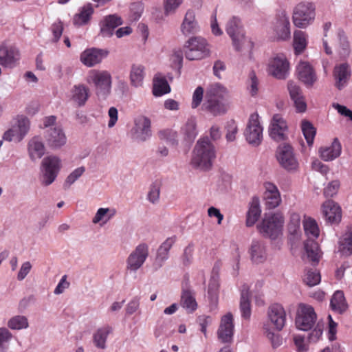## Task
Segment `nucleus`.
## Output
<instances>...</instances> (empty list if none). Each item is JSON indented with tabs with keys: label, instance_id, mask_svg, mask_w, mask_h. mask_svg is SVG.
<instances>
[{
	"label": "nucleus",
	"instance_id": "nucleus-1",
	"mask_svg": "<svg viewBox=\"0 0 352 352\" xmlns=\"http://www.w3.org/2000/svg\"><path fill=\"white\" fill-rule=\"evenodd\" d=\"M216 157V150L208 138H200L196 143L191 160L192 164L197 168L207 170L212 166Z\"/></svg>",
	"mask_w": 352,
	"mask_h": 352
},
{
	"label": "nucleus",
	"instance_id": "nucleus-2",
	"mask_svg": "<svg viewBox=\"0 0 352 352\" xmlns=\"http://www.w3.org/2000/svg\"><path fill=\"white\" fill-rule=\"evenodd\" d=\"M227 93V89L219 84L212 86L206 92L204 109L213 116L225 113L228 110V105L224 102Z\"/></svg>",
	"mask_w": 352,
	"mask_h": 352
},
{
	"label": "nucleus",
	"instance_id": "nucleus-3",
	"mask_svg": "<svg viewBox=\"0 0 352 352\" xmlns=\"http://www.w3.org/2000/svg\"><path fill=\"white\" fill-rule=\"evenodd\" d=\"M86 81L95 87L96 94L100 99H105L111 93L112 77L107 70L91 69Z\"/></svg>",
	"mask_w": 352,
	"mask_h": 352
},
{
	"label": "nucleus",
	"instance_id": "nucleus-4",
	"mask_svg": "<svg viewBox=\"0 0 352 352\" xmlns=\"http://www.w3.org/2000/svg\"><path fill=\"white\" fill-rule=\"evenodd\" d=\"M284 223L282 213L270 212L265 214L257 229L263 236L276 239L282 234Z\"/></svg>",
	"mask_w": 352,
	"mask_h": 352
},
{
	"label": "nucleus",
	"instance_id": "nucleus-5",
	"mask_svg": "<svg viewBox=\"0 0 352 352\" xmlns=\"http://www.w3.org/2000/svg\"><path fill=\"white\" fill-rule=\"evenodd\" d=\"M185 56L190 60H200L210 55L206 40L200 36L190 38L184 47Z\"/></svg>",
	"mask_w": 352,
	"mask_h": 352
},
{
	"label": "nucleus",
	"instance_id": "nucleus-6",
	"mask_svg": "<svg viewBox=\"0 0 352 352\" xmlns=\"http://www.w3.org/2000/svg\"><path fill=\"white\" fill-rule=\"evenodd\" d=\"M315 15V6L312 3H299L293 10L294 25L298 28H306L314 22Z\"/></svg>",
	"mask_w": 352,
	"mask_h": 352
},
{
	"label": "nucleus",
	"instance_id": "nucleus-7",
	"mask_svg": "<svg viewBox=\"0 0 352 352\" xmlns=\"http://www.w3.org/2000/svg\"><path fill=\"white\" fill-rule=\"evenodd\" d=\"M226 30L232 38V45L235 50H241L239 45L240 41H242L244 49L249 50L251 48L252 41L245 36L239 18L236 16L230 18L226 24Z\"/></svg>",
	"mask_w": 352,
	"mask_h": 352
},
{
	"label": "nucleus",
	"instance_id": "nucleus-8",
	"mask_svg": "<svg viewBox=\"0 0 352 352\" xmlns=\"http://www.w3.org/2000/svg\"><path fill=\"white\" fill-rule=\"evenodd\" d=\"M61 168V160L55 155H50L43 159L41 164L42 184L49 186L56 179Z\"/></svg>",
	"mask_w": 352,
	"mask_h": 352
},
{
	"label": "nucleus",
	"instance_id": "nucleus-9",
	"mask_svg": "<svg viewBox=\"0 0 352 352\" xmlns=\"http://www.w3.org/2000/svg\"><path fill=\"white\" fill-rule=\"evenodd\" d=\"M263 128L261 124L258 114L252 113L244 131L246 141L253 146H258L263 140Z\"/></svg>",
	"mask_w": 352,
	"mask_h": 352
},
{
	"label": "nucleus",
	"instance_id": "nucleus-10",
	"mask_svg": "<svg viewBox=\"0 0 352 352\" xmlns=\"http://www.w3.org/2000/svg\"><path fill=\"white\" fill-rule=\"evenodd\" d=\"M317 319L314 308L308 305L300 304L296 318V327L302 331H309L315 324Z\"/></svg>",
	"mask_w": 352,
	"mask_h": 352
},
{
	"label": "nucleus",
	"instance_id": "nucleus-11",
	"mask_svg": "<svg viewBox=\"0 0 352 352\" xmlns=\"http://www.w3.org/2000/svg\"><path fill=\"white\" fill-rule=\"evenodd\" d=\"M276 158L280 166L288 171L296 170L298 167L294 149L289 144H283L278 147Z\"/></svg>",
	"mask_w": 352,
	"mask_h": 352
},
{
	"label": "nucleus",
	"instance_id": "nucleus-12",
	"mask_svg": "<svg viewBox=\"0 0 352 352\" xmlns=\"http://www.w3.org/2000/svg\"><path fill=\"white\" fill-rule=\"evenodd\" d=\"M151 122L148 118L140 116L134 120V126L131 129L132 138L138 142L148 140L152 135Z\"/></svg>",
	"mask_w": 352,
	"mask_h": 352
},
{
	"label": "nucleus",
	"instance_id": "nucleus-13",
	"mask_svg": "<svg viewBox=\"0 0 352 352\" xmlns=\"http://www.w3.org/2000/svg\"><path fill=\"white\" fill-rule=\"evenodd\" d=\"M30 129V121L24 117L18 118L16 123L8 129L3 135V140L21 142Z\"/></svg>",
	"mask_w": 352,
	"mask_h": 352
},
{
	"label": "nucleus",
	"instance_id": "nucleus-14",
	"mask_svg": "<svg viewBox=\"0 0 352 352\" xmlns=\"http://www.w3.org/2000/svg\"><path fill=\"white\" fill-rule=\"evenodd\" d=\"M289 64L283 54L274 57L268 64V72L274 78L283 80L289 75Z\"/></svg>",
	"mask_w": 352,
	"mask_h": 352
},
{
	"label": "nucleus",
	"instance_id": "nucleus-15",
	"mask_svg": "<svg viewBox=\"0 0 352 352\" xmlns=\"http://www.w3.org/2000/svg\"><path fill=\"white\" fill-rule=\"evenodd\" d=\"M44 138L47 146L52 150L60 148L67 142L66 135L60 126L46 129L44 132Z\"/></svg>",
	"mask_w": 352,
	"mask_h": 352
},
{
	"label": "nucleus",
	"instance_id": "nucleus-16",
	"mask_svg": "<svg viewBox=\"0 0 352 352\" xmlns=\"http://www.w3.org/2000/svg\"><path fill=\"white\" fill-rule=\"evenodd\" d=\"M268 322L267 324L272 326V328L280 331L286 322V313L283 307L280 304H273L267 309Z\"/></svg>",
	"mask_w": 352,
	"mask_h": 352
},
{
	"label": "nucleus",
	"instance_id": "nucleus-17",
	"mask_svg": "<svg viewBox=\"0 0 352 352\" xmlns=\"http://www.w3.org/2000/svg\"><path fill=\"white\" fill-rule=\"evenodd\" d=\"M148 256V247L146 243L139 244L127 258V267L136 271L142 267Z\"/></svg>",
	"mask_w": 352,
	"mask_h": 352
},
{
	"label": "nucleus",
	"instance_id": "nucleus-18",
	"mask_svg": "<svg viewBox=\"0 0 352 352\" xmlns=\"http://www.w3.org/2000/svg\"><path fill=\"white\" fill-rule=\"evenodd\" d=\"M233 316L230 313L223 316L217 330L218 339L223 343H231L234 335Z\"/></svg>",
	"mask_w": 352,
	"mask_h": 352
},
{
	"label": "nucleus",
	"instance_id": "nucleus-19",
	"mask_svg": "<svg viewBox=\"0 0 352 352\" xmlns=\"http://www.w3.org/2000/svg\"><path fill=\"white\" fill-rule=\"evenodd\" d=\"M287 124L283 117L278 113L274 114L270 125V135L275 141L284 140L286 138Z\"/></svg>",
	"mask_w": 352,
	"mask_h": 352
},
{
	"label": "nucleus",
	"instance_id": "nucleus-20",
	"mask_svg": "<svg viewBox=\"0 0 352 352\" xmlns=\"http://www.w3.org/2000/svg\"><path fill=\"white\" fill-rule=\"evenodd\" d=\"M20 60L19 50L14 46H0V63L4 67L12 68Z\"/></svg>",
	"mask_w": 352,
	"mask_h": 352
},
{
	"label": "nucleus",
	"instance_id": "nucleus-21",
	"mask_svg": "<svg viewBox=\"0 0 352 352\" xmlns=\"http://www.w3.org/2000/svg\"><path fill=\"white\" fill-rule=\"evenodd\" d=\"M296 72L298 79L307 87H311L318 80L315 70L308 62L300 61Z\"/></svg>",
	"mask_w": 352,
	"mask_h": 352
},
{
	"label": "nucleus",
	"instance_id": "nucleus-22",
	"mask_svg": "<svg viewBox=\"0 0 352 352\" xmlns=\"http://www.w3.org/2000/svg\"><path fill=\"white\" fill-rule=\"evenodd\" d=\"M109 52L107 50L98 48H89L85 50L80 54V61L87 67H93L101 63L106 58Z\"/></svg>",
	"mask_w": 352,
	"mask_h": 352
},
{
	"label": "nucleus",
	"instance_id": "nucleus-23",
	"mask_svg": "<svg viewBox=\"0 0 352 352\" xmlns=\"http://www.w3.org/2000/svg\"><path fill=\"white\" fill-rule=\"evenodd\" d=\"M322 212L325 220L330 223H338L341 221V208L333 200H327L322 204Z\"/></svg>",
	"mask_w": 352,
	"mask_h": 352
},
{
	"label": "nucleus",
	"instance_id": "nucleus-24",
	"mask_svg": "<svg viewBox=\"0 0 352 352\" xmlns=\"http://www.w3.org/2000/svg\"><path fill=\"white\" fill-rule=\"evenodd\" d=\"M265 191L264 192V200L267 208L274 209L278 207L281 198L279 190L276 186L271 182H266L264 184Z\"/></svg>",
	"mask_w": 352,
	"mask_h": 352
},
{
	"label": "nucleus",
	"instance_id": "nucleus-25",
	"mask_svg": "<svg viewBox=\"0 0 352 352\" xmlns=\"http://www.w3.org/2000/svg\"><path fill=\"white\" fill-rule=\"evenodd\" d=\"M274 31L276 37L279 40L285 41L290 38V22L289 18L285 12H282L277 19Z\"/></svg>",
	"mask_w": 352,
	"mask_h": 352
},
{
	"label": "nucleus",
	"instance_id": "nucleus-26",
	"mask_svg": "<svg viewBox=\"0 0 352 352\" xmlns=\"http://www.w3.org/2000/svg\"><path fill=\"white\" fill-rule=\"evenodd\" d=\"M180 29L182 33L185 36L194 34L199 32V27L194 11L188 10L186 12Z\"/></svg>",
	"mask_w": 352,
	"mask_h": 352
},
{
	"label": "nucleus",
	"instance_id": "nucleus-27",
	"mask_svg": "<svg viewBox=\"0 0 352 352\" xmlns=\"http://www.w3.org/2000/svg\"><path fill=\"white\" fill-rule=\"evenodd\" d=\"M28 151L29 156L32 161L41 159L43 156L45 148L40 137H34L29 141Z\"/></svg>",
	"mask_w": 352,
	"mask_h": 352
},
{
	"label": "nucleus",
	"instance_id": "nucleus-28",
	"mask_svg": "<svg viewBox=\"0 0 352 352\" xmlns=\"http://www.w3.org/2000/svg\"><path fill=\"white\" fill-rule=\"evenodd\" d=\"M341 149V144L338 140L336 138L330 146L320 148V156L324 161H332L340 156Z\"/></svg>",
	"mask_w": 352,
	"mask_h": 352
},
{
	"label": "nucleus",
	"instance_id": "nucleus-29",
	"mask_svg": "<svg viewBox=\"0 0 352 352\" xmlns=\"http://www.w3.org/2000/svg\"><path fill=\"white\" fill-rule=\"evenodd\" d=\"M350 74L349 67L346 63L335 67L333 76L336 80V86L339 89H342L346 85Z\"/></svg>",
	"mask_w": 352,
	"mask_h": 352
},
{
	"label": "nucleus",
	"instance_id": "nucleus-30",
	"mask_svg": "<svg viewBox=\"0 0 352 352\" xmlns=\"http://www.w3.org/2000/svg\"><path fill=\"white\" fill-rule=\"evenodd\" d=\"M122 21L120 17L116 15H109L104 18L100 33L104 37H109L113 35L115 28L122 24Z\"/></svg>",
	"mask_w": 352,
	"mask_h": 352
},
{
	"label": "nucleus",
	"instance_id": "nucleus-31",
	"mask_svg": "<svg viewBox=\"0 0 352 352\" xmlns=\"http://www.w3.org/2000/svg\"><path fill=\"white\" fill-rule=\"evenodd\" d=\"M250 253L252 261L255 263H263L267 258L266 248L261 241H253L250 246Z\"/></svg>",
	"mask_w": 352,
	"mask_h": 352
},
{
	"label": "nucleus",
	"instance_id": "nucleus-32",
	"mask_svg": "<svg viewBox=\"0 0 352 352\" xmlns=\"http://www.w3.org/2000/svg\"><path fill=\"white\" fill-rule=\"evenodd\" d=\"M89 97V89L83 84L74 85L72 89V99L79 107L85 105Z\"/></svg>",
	"mask_w": 352,
	"mask_h": 352
},
{
	"label": "nucleus",
	"instance_id": "nucleus-33",
	"mask_svg": "<svg viewBox=\"0 0 352 352\" xmlns=\"http://www.w3.org/2000/svg\"><path fill=\"white\" fill-rule=\"evenodd\" d=\"M145 76V68L140 64L132 65L129 78L131 85L135 87H142Z\"/></svg>",
	"mask_w": 352,
	"mask_h": 352
},
{
	"label": "nucleus",
	"instance_id": "nucleus-34",
	"mask_svg": "<svg viewBox=\"0 0 352 352\" xmlns=\"http://www.w3.org/2000/svg\"><path fill=\"white\" fill-rule=\"evenodd\" d=\"M111 332L112 327L109 325H105L98 329L93 335V340L95 346L99 349H105L107 337Z\"/></svg>",
	"mask_w": 352,
	"mask_h": 352
},
{
	"label": "nucleus",
	"instance_id": "nucleus-35",
	"mask_svg": "<svg viewBox=\"0 0 352 352\" xmlns=\"http://www.w3.org/2000/svg\"><path fill=\"white\" fill-rule=\"evenodd\" d=\"M240 310L243 318L248 319L251 315L249 287L243 285L241 291Z\"/></svg>",
	"mask_w": 352,
	"mask_h": 352
},
{
	"label": "nucleus",
	"instance_id": "nucleus-36",
	"mask_svg": "<svg viewBox=\"0 0 352 352\" xmlns=\"http://www.w3.org/2000/svg\"><path fill=\"white\" fill-rule=\"evenodd\" d=\"M116 214V210L114 208H100L92 219V223L94 224L100 223L101 226H103L113 218Z\"/></svg>",
	"mask_w": 352,
	"mask_h": 352
},
{
	"label": "nucleus",
	"instance_id": "nucleus-37",
	"mask_svg": "<svg viewBox=\"0 0 352 352\" xmlns=\"http://www.w3.org/2000/svg\"><path fill=\"white\" fill-rule=\"evenodd\" d=\"M305 233L307 240H315L319 236L320 230L316 221L311 217H305L302 221Z\"/></svg>",
	"mask_w": 352,
	"mask_h": 352
},
{
	"label": "nucleus",
	"instance_id": "nucleus-38",
	"mask_svg": "<svg viewBox=\"0 0 352 352\" xmlns=\"http://www.w3.org/2000/svg\"><path fill=\"white\" fill-rule=\"evenodd\" d=\"M175 237L172 236L166 239L157 250L156 261L160 262V267L168 258V252L173 244L175 243Z\"/></svg>",
	"mask_w": 352,
	"mask_h": 352
},
{
	"label": "nucleus",
	"instance_id": "nucleus-39",
	"mask_svg": "<svg viewBox=\"0 0 352 352\" xmlns=\"http://www.w3.org/2000/svg\"><path fill=\"white\" fill-rule=\"evenodd\" d=\"M331 307L334 311L340 314L344 312L347 309L348 305L343 292L338 290L333 294L331 299Z\"/></svg>",
	"mask_w": 352,
	"mask_h": 352
},
{
	"label": "nucleus",
	"instance_id": "nucleus-40",
	"mask_svg": "<svg viewBox=\"0 0 352 352\" xmlns=\"http://www.w3.org/2000/svg\"><path fill=\"white\" fill-rule=\"evenodd\" d=\"M304 248L308 258L314 263H318L320 258V252L318 244L315 240H307L305 242Z\"/></svg>",
	"mask_w": 352,
	"mask_h": 352
},
{
	"label": "nucleus",
	"instance_id": "nucleus-41",
	"mask_svg": "<svg viewBox=\"0 0 352 352\" xmlns=\"http://www.w3.org/2000/svg\"><path fill=\"white\" fill-rule=\"evenodd\" d=\"M182 133L186 141H193L197 135V123L194 118L188 119L182 128Z\"/></svg>",
	"mask_w": 352,
	"mask_h": 352
},
{
	"label": "nucleus",
	"instance_id": "nucleus-42",
	"mask_svg": "<svg viewBox=\"0 0 352 352\" xmlns=\"http://www.w3.org/2000/svg\"><path fill=\"white\" fill-rule=\"evenodd\" d=\"M338 252L344 256L352 254V233L348 232L341 237L338 243Z\"/></svg>",
	"mask_w": 352,
	"mask_h": 352
},
{
	"label": "nucleus",
	"instance_id": "nucleus-43",
	"mask_svg": "<svg viewBox=\"0 0 352 352\" xmlns=\"http://www.w3.org/2000/svg\"><path fill=\"white\" fill-rule=\"evenodd\" d=\"M261 208L258 200H253L247 213L246 226H252L261 215Z\"/></svg>",
	"mask_w": 352,
	"mask_h": 352
},
{
	"label": "nucleus",
	"instance_id": "nucleus-44",
	"mask_svg": "<svg viewBox=\"0 0 352 352\" xmlns=\"http://www.w3.org/2000/svg\"><path fill=\"white\" fill-rule=\"evenodd\" d=\"M308 35L305 32L296 30L294 32V47L296 53L300 54L307 45Z\"/></svg>",
	"mask_w": 352,
	"mask_h": 352
},
{
	"label": "nucleus",
	"instance_id": "nucleus-45",
	"mask_svg": "<svg viewBox=\"0 0 352 352\" xmlns=\"http://www.w3.org/2000/svg\"><path fill=\"white\" fill-rule=\"evenodd\" d=\"M181 305L190 312L197 309V305L192 292L190 290H184L181 296Z\"/></svg>",
	"mask_w": 352,
	"mask_h": 352
},
{
	"label": "nucleus",
	"instance_id": "nucleus-46",
	"mask_svg": "<svg viewBox=\"0 0 352 352\" xmlns=\"http://www.w3.org/2000/svg\"><path fill=\"white\" fill-rule=\"evenodd\" d=\"M170 91L167 80L164 78L155 77L153 80V94L155 96H162Z\"/></svg>",
	"mask_w": 352,
	"mask_h": 352
},
{
	"label": "nucleus",
	"instance_id": "nucleus-47",
	"mask_svg": "<svg viewBox=\"0 0 352 352\" xmlns=\"http://www.w3.org/2000/svg\"><path fill=\"white\" fill-rule=\"evenodd\" d=\"M301 129L307 144L311 146L316 133V128L309 121L303 120L301 122Z\"/></svg>",
	"mask_w": 352,
	"mask_h": 352
},
{
	"label": "nucleus",
	"instance_id": "nucleus-48",
	"mask_svg": "<svg viewBox=\"0 0 352 352\" xmlns=\"http://www.w3.org/2000/svg\"><path fill=\"white\" fill-rule=\"evenodd\" d=\"M94 10L91 5L88 4L83 6L79 13L76 14L74 17V24L81 25L85 24L90 19Z\"/></svg>",
	"mask_w": 352,
	"mask_h": 352
},
{
	"label": "nucleus",
	"instance_id": "nucleus-49",
	"mask_svg": "<svg viewBox=\"0 0 352 352\" xmlns=\"http://www.w3.org/2000/svg\"><path fill=\"white\" fill-rule=\"evenodd\" d=\"M8 326L15 330L26 329L28 327V318L24 316H15L8 320Z\"/></svg>",
	"mask_w": 352,
	"mask_h": 352
},
{
	"label": "nucleus",
	"instance_id": "nucleus-50",
	"mask_svg": "<svg viewBox=\"0 0 352 352\" xmlns=\"http://www.w3.org/2000/svg\"><path fill=\"white\" fill-rule=\"evenodd\" d=\"M321 280L320 273L316 270H307L303 276V282L309 287L318 285Z\"/></svg>",
	"mask_w": 352,
	"mask_h": 352
},
{
	"label": "nucleus",
	"instance_id": "nucleus-51",
	"mask_svg": "<svg viewBox=\"0 0 352 352\" xmlns=\"http://www.w3.org/2000/svg\"><path fill=\"white\" fill-rule=\"evenodd\" d=\"M264 333L274 349L279 347L283 344V339L278 333H274L269 327V324H265L263 326Z\"/></svg>",
	"mask_w": 352,
	"mask_h": 352
},
{
	"label": "nucleus",
	"instance_id": "nucleus-52",
	"mask_svg": "<svg viewBox=\"0 0 352 352\" xmlns=\"http://www.w3.org/2000/svg\"><path fill=\"white\" fill-rule=\"evenodd\" d=\"M289 232L292 235H298L300 230V216L298 213H292L288 224Z\"/></svg>",
	"mask_w": 352,
	"mask_h": 352
},
{
	"label": "nucleus",
	"instance_id": "nucleus-53",
	"mask_svg": "<svg viewBox=\"0 0 352 352\" xmlns=\"http://www.w3.org/2000/svg\"><path fill=\"white\" fill-rule=\"evenodd\" d=\"M161 186L159 182H153L149 187V190L147 194L148 200L153 204H156L160 200Z\"/></svg>",
	"mask_w": 352,
	"mask_h": 352
},
{
	"label": "nucleus",
	"instance_id": "nucleus-54",
	"mask_svg": "<svg viewBox=\"0 0 352 352\" xmlns=\"http://www.w3.org/2000/svg\"><path fill=\"white\" fill-rule=\"evenodd\" d=\"M158 136L160 140H164L173 145H177L178 143L177 133L172 129L162 130L159 131Z\"/></svg>",
	"mask_w": 352,
	"mask_h": 352
},
{
	"label": "nucleus",
	"instance_id": "nucleus-55",
	"mask_svg": "<svg viewBox=\"0 0 352 352\" xmlns=\"http://www.w3.org/2000/svg\"><path fill=\"white\" fill-rule=\"evenodd\" d=\"M84 166L78 167L74 169L66 178L64 182V188H69L76 180H78L85 173Z\"/></svg>",
	"mask_w": 352,
	"mask_h": 352
},
{
	"label": "nucleus",
	"instance_id": "nucleus-56",
	"mask_svg": "<svg viewBox=\"0 0 352 352\" xmlns=\"http://www.w3.org/2000/svg\"><path fill=\"white\" fill-rule=\"evenodd\" d=\"M184 0H164V14L168 16L174 14Z\"/></svg>",
	"mask_w": 352,
	"mask_h": 352
},
{
	"label": "nucleus",
	"instance_id": "nucleus-57",
	"mask_svg": "<svg viewBox=\"0 0 352 352\" xmlns=\"http://www.w3.org/2000/svg\"><path fill=\"white\" fill-rule=\"evenodd\" d=\"M226 140L228 142H232L236 138V134L238 132V127L236 122L233 120H231L228 122L226 126Z\"/></svg>",
	"mask_w": 352,
	"mask_h": 352
},
{
	"label": "nucleus",
	"instance_id": "nucleus-58",
	"mask_svg": "<svg viewBox=\"0 0 352 352\" xmlns=\"http://www.w3.org/2000/svg\"><path fill=\"white\" fill-rule=\"evenodd\" d=\"M249 92L252 96H255L258 92V80L254 72L250 74V80L248 87Z\"/></svg>",
	"mask_w": 352,
	"mask_h": 352
},
{
	"label": "nucleus",
	"instance_id": "nucleus-59",
	"mask_svg": "<svg viewBox=\"0 0 352 352\" xmlns=\"http://www.w3.org/2000/svg\"><path fill=\"white\" fill-rule=\"evenodd\" d=\"M287 89L292 100L303 96L300 87L293 81L287 82Z\"/></svg>",
	"mask_w": 352,
	"mask_h": 352
},
{
	"label": "nucleus",
	"instance_id": "nucleus-60",
	"mask_svg": "<svg viewBox=\"0 0 352 352\" xmlns=\"http://www.w3.org/2000/svg\"><path fill=\"white\" fill-rule=\"evenodd\" d=\"M143 12L142 5L140 3H133L130 7V18L131 21H138Z\"/></svg>",
	"mask_w": 352,
	"mask_h": 352
},
{
	"label": "nucleus",
	"instance_id": "nucleus-61",
	"mask_svg": "<svg viewBox=\"0 0 352 352\" xmlns=\"http://www.w3.org/2000/svg\"><path fill=\"white\" fill-rule=\"evenodd\" d=\"M193 258V245L189 244L184 250V253L182 256V261L184 265L186 266L190 265Z\"/></svg>",
	"mask_w": 352,
	"mask_h": 352
},
{
	"label": "nucleus",
	"instance_id": "nucleus-62",
	"mask_svg": "<svg viewBox=\"0 0 352 352\" xmlns=\"http://www.w3.org/2000/svg\"><path fill=\"white\" fill-rule=\"evenodd\" d=\"M340 182L334 180L328 184L324 189V195L327 197H331L335 195L339 189Z\"/></svg>",
	"mask_w": 352,
	"mask_h": 352
},
{
	"label": "nucleus",
	"instance_id": "nucleus-63",
	"mask_svg": "<svg viewBox=\"0 0 352 352\" xmlns=\"http://www.w3.org/2000/svg\"><path fill=\"white\" fill-rule=\"evenodd\" d=\"M204 89L201 87H198L195 90L192 95V108H197L203 100Z\"/></svg>",
	"mask_w": 352,
	"mask_h": 352
},
{
	"label": "nucleus",
	"instance_id": "nucleus-64",
	"mask_svg": "<svg viewBox=\"0 0 352 352\" xmlns=\"http://www.w3.org/2000/svg\"><path fill=\"white\" fill-rule=\"evenodd\" d=\"M51 30L54 36L53 41L54 42H57L63 34V23L60 21L54 22L52 25Z\"/></svg>",
	"mask_w": 352,
	"mask_h": 352
}]
</instances>
